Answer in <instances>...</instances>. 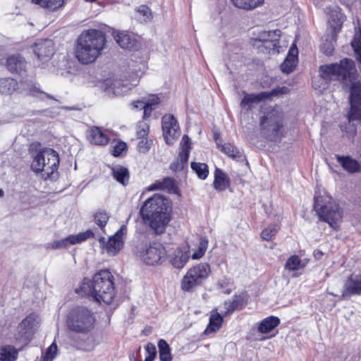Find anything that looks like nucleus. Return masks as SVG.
Segmentation results:
<instances>
[{
    "mask_svg": "<svg viewBox=\"0 0 361 361\" xmlns=\"http://www.w3.org/2000/svg\"><path fill=\"white\" fill-rule=\"evenodd\" d=\"M208 246V240L206 238H201L198 248L192 255V259H200L205 253Z\"/></svg>",
    "mask_w": 361,
    "mask_h": 361,
    "instance_id": "obj_43",
    "label": "nucleus"
},
{
    "mask_svg": "<svg viewBox=\"0 0 361 361\" xmlns=\"http://www.w3.org/2000/svg\"><path fill=\"white\" fill-rule=\"evenodd\" d=\"M350 45L352 48L361 47V30L358 33L354 35L353 39L351 41Z\"/></svg>",
    "mask_w": 361,
    "mask_h": 361,
    "instance_id": "obj_56",
    "label": "nucleus"
},
{
    "mask_svg": "<svg viewBox=\"0 0 361 361\" xmlns=\"http://www.w3.org/2000/svg\"><path fill=\"white\" fill-rule=\"evenodd\" d=\"M104 33L99 30L83 31L78 38L75 55L82 64L94 62L102 54L105 47Z\"/></svg>",
    "mask_w": 361,
    "mask_h": 361,
    "instance_id": "obj_2",
    "label": "nucleus"
},
{
    "mask_svg": "<svg viewBox=\"0 0 361 361\" xmlns=\"http://www.w3.org/2000/svg\"><path fill=\"white\" fill-rule=\"evenodd\" d=\"M356 61L361 65V47L353 48Z\"/></svg>",
    "mask_w": 361,
    "mask_h": 361,
    "instance_id": "obj_61",
    "label": "nucleus"
},
{
    "mask_svg": "<svg viewBox=\"0 0 361 361\" xmlns=\"http://www.w3.org/2000/svg\"><path fill=\"white\" fill-rule=\"evenodd\" d=\"M303 267L301 265L300 258L297 255H291L285 264V269L288 271H297Z\"/></svg>",
    "mask_w": 361,
    "mask_h": 361,
    "instance_id": "obj_39",
    "label": "nucleus"
},
{
    "mask_svg": "<svg viewBox=\"0 0 361 361\" xmlns=\"http://www.w3.org/2000/svg\"><path fill=\"white\" fill-rule=\"evenodd\" d=\"M137 12L143 15L145 20H149L152 18L150 9L145 5L140 6L137 8Z\"/></svg>",
    "mask_w": 361,
    "mask_h": 361,
    "instance_id": "obj_53",
    "label": "nucleus"
},
{
    "mask_svg": "<svg viewBox=\"0 0 361 361\" xmlns=\"http://www.w3.org/2000/svg\"><path fill=\"white\" fill-rule=\"evenodd\" d=\"M18 82L11 78L0 79V93L4 94H12L17 88Z\"/></svg>",
    "mask_w": 361,
    "mask_h": 361,
    "instance_id": "obj_35",
    "label": "nucleus"
},
{
    "mask_svg": "<svg viewBox=\"0 0 361 361\" xmlns=\"http://www.w3.org/2000/svg\"><path fill=\"white\" fill-rule=\"evenodd\" d=\"M34 51L39 60L49 59L54 54L51 41L44 40L35 43Z\"/></svg>",
    "mask_w": 361,
    "mask_h": 361,
    "instance_id": "obj_22",
    "label": "nucleus"
},
{
    "mask_svg": "<svg viewBox=\"0 0 361 361\" xmlns=\"http://www.w3.org/2000/svg\"><path fill=\"white\" fill-rule=\"evenodd\" d=\"M26 62L19 54L12 55L7 59L6 67L12 73H21L25 70Z\"/></svg>",
    "mask_w": 361,
    "mask_h": 361,
    "instance_id": "obj_24",
    "label": "nucleus"
},
{
    "mask_svg": "<svg viewBox=\"0 0 361 361\" xmlns=\"http://www.w3.org/2000/svg\"><path fill=\"white\" fill-rule=\"evenodd\" d=\"M191 169L195 172L199 178L204 180L209 175L208 166L204 163L192 161L190 164Z\"/></svg>",
    "mask_w": 361,
    "mask_h": 361,
    "instance_id": "obj_38",
    "label": "nucleus"
},
{
    "mask_svg": "<svg viewBox=\"0 0 361 361\" xmlns=\"http://www.w3.org/2000/svg\"><path fill=\"white\" fill-rule=\"evenodd\" d=\"M30 92L32 96L37 97L40 99L49 98L56 101V99L52 95L42 91L39 88V86H37L35 84H32L30 85Z\"/></svg>",
    "mask_w": 361,
    "mask_h": 361,
    "instance_id": "obj_42",
    "label": "nucleus"
},
{
    "mask_svg": "<svg viewBox=\"0 0 361 361\" xmlns=\"http://www.w3.org/2000/svg\"><path fill=\"white\" fill-rule=\"evenodd\" d=\"M159 358L161 361H171L172 357L169 345L165 340L160 339L158 342Z\"/></svg>",
    "mask_w": 361,
    "mask_h": 361,
    "instance_id": "obj_37",
    "label": "nucleus"
},
{
    "mask_svg": "<svg viewBox=\"0 0 361 361\" xmlns=\"http://www.w3.org/2000/svg\"><path fill=\"white\" fill-rule=\"evenodd\" d=\"M313 208L319 221L327 223L334 230L339 228L343 219V210L331 196L325 192L321 195L316 192Z\"/></svg>",
    "mask_w": 361,
    "mask_h": 361,
    "instance_id": "obj_5",
    "label": "nucleus"
},
{
    "mask_svg": "<svg viewBox=\"0 0 361 361\" xmlns=\"http://www.w3.org/2000/svg\"><path fill=\"white\" fill-rule=\"evenodd\" d=\"M190 246L185 245L176 247L169 255L170 264L177 269H183L190 259Z\"/></svg>",
    "mask_w": 361,
    "mask_h": 361,
    "instance_id": "obj_17",
    "label": "nucleus"
},
{
    "mask_svg": "<svg viewBox=\"0 0 361 361\" xmlns=\"http://www.w3.org/2000/svg\"><path fill=\"white\" fill-rule=\"evenodd\" d=\"M211 272L207 263H200L189 269L181 281V288L185 292H191L201 286Z\"/></svg>",
    "mask_w": 361,
    "mask_h": 361,
    "instance_id": "obj_8",
    "label": "nucleus"
},
{
    "mask_svg": "<svg viewBox=\"0 0 361 361\" xmlns=\"http://www.w3.org/2000/svg\"><path fill=\"white\" fill-rule=\"evenodd\" d=\"M297 63L293 62L289 59H286L281 65V70L283 73L289 74L295 68Z\"/></svg>",
    "mask_w": 361,
    "mask_h": 361,
    "instance_id": "obj_46",
    "label": "nucleus"
},
{
    "mask_svg": "<svg viewBox=\"0 0 361 361\" xmlns=\"http://www.w3.org/2000/svg\"><path fill=\"white\" fill-rule=\"evenodd\" d=\"M246 304V300L240 295L235 296L232 301H226L224 302V307L226 311L225 314H228L233 312L235 310L241 309Z\"/></svg>",
    "mask_w": 361,
    "mask_h": 361,
    "instance_id": "obj_33",
    "label": "nucleus"
},
{
    "mask_svg": "<svg viewBox=\"0 0 361 361\" xmlns=\"http://www.w3.org/2000/svg\"><path fill=\"white\" fill-rule=\"evenodd\" d=\"M113 177L123 185H126L129 181L128 170L122 166H116L112 168Z\"/></svg>",
    "mask_w": 361,
    "mask_h": 361,
    "instance_id": "obj_32",
    "label": "nucleus"
},
{
    "mask_svg": "<svg viewBox=\"0 0 361 361\" xmlns=\"http://www.w3.org/2000/svg\"><path fill=\"white\" fill-rule=\"evenodd\" d=\"M142 109L144 110V118H146V117L150 116L152 110L154 109L152 108L151 106H148L145 103V105L143 106V109Z\"/></svg>",
    "mask_w": 361,
    "mask_h": 361,
    "instance_id": "obj_62",
    "label": "nucleus"
},
{
    "mask_svg": "<svg viewBox=\"0 0 361 361\" xmlns=\"http://www.w3.org/2000/svg\"><path fill=\"white\" fill-rule=\"evenodd\" d=\"M217 145L219 146V148H220L221 151L229 157H231L237 161H245L246 165L248 164V161H247L245 156L235 146L229 143L224 144L221 146L217 143Z\"/></svg>",
    "mask_w": 361,
    "mask_h": 361,
    "instance_id": "obj_25",
    "label": "nucleus"
},
{
    "mask_svg": "<svg viewBox=\"0 0 361 361\" xmlns=\"http://www.w3.org/2000/svg\"><path fill=\"white\" fill-rule=\"evenodd\" d=\"M145 104V102H144L142 101L137 100V101L133 102L132 103V105L134 109H142Z\"/></svg>",
    "mask_w": 361,
    "mask_h": 361,
    "instance_id": "obj_63",
    "label": "nucleus"
},
{
    "mask_svg": "<svg viewBox=\"0 0 361 361\" xmlns=\"http://www.w3.org/2000/svg\"><path fill=\"white\" fill-rule=\"evenodd\" d=\"M222 323V316L217 312L212 311L209 317V324L204 330V334H209L216 332L221 327Z\"/></svg>",
    "mask_w": 361,
    "mask_h": 361,
    "instance_id": "obj_31",
    "label": "nucleus"
},
{
    "mask_svg": "<svg viewBox=\"0 0 361 361\" xmlns=\"http://www.w3.org/2000/svg\"><path fill=\"white\" fill-rule=\"evenodd\" d=\"M116 42L124 49L131 50L136 46V42L129 34L124 32H118L115 37Z\"/></svg>",
    "mask_w": 361,
    "mask_h": 361,
    "instance_id": "obj_30",
    "label": "nucleus"
},
{
    "mask_svg": "<svg viewBox=\"0 0 361 361\" xmlns=\"http://www.w3.org/2000/svg\"><path fill=\"white\" fill-rule=\"evenodd\" d=\"M231 1L239 8L248 9V0H231Z\"/></svg>",
    "mask_w": 361,
    "mask_h": 361,
    "instance_id": "obj_58",
    "label": "nucleus"
},
{
    "mask_svg": "<svg viewBox=\"0 0 361 361\" xmlns=\"http://www.w3.org/2000/svg\"><path fill=\"white\" fill-rule=\"evenodd\" d=\"M95 318L93 313L87 307H76L71 310L67 318V326L71 331L78 334H87L94 325Z\"/></svg>",
    "mask_w": 361,
    "mask_h": 361,
    "instance_id": "obj_6",
    "label": "nucleus"
},
{
    "mask_svg": "<svg viewBox=\"0 0 361 361\" xmlns=\"http://www.w3.org/2000/svg\"><path fill=\"white\" fill-rule=\"evenodd\" d=\"M298 49L295 44H292L288 50L286 59H289L293 62H298Z\"/></svg>",
    "mask_w": 361,
    "mask_h": 361,
    "instance_id": "obj_49",
    "label": "nucleus"
},
{
    "mask_svg": "<svg viewBox=\"0 0 361 361\" xmlns=\"http://www.w3.org/2000/svg\"><path fill=\"white\" fill-rule=\"evenodd\" d=\"M353 295H361V274H351L346 279L339 300L348 299Z\"/></svg>",
    "mask_w": 361,
    "mask_h": 361,
    "instance_id": "obj_16",
    "label": "nucleus"
},
{
    "mask_svg": "<svg viewBox=\"0 0 361 361\" xmlns=\"http://www.w3.org/2000/svg\"><path fill=\"white\" fill-rule=\"evenodd\" d=\"M350 87V110L348 118L350 121H361V80L353 81Z\"/></svg>",
    "mask_w": 361,
    "mask_h": 361,
    "instance_id": "obj_12",
    "label": "nucleus"
},
{
    "mask_svg": "<svg viewBox=\"0 0 361 361\" xmlns=\"http://www.w3.org/2000/svg\"><path fill=\"white\" fill-rule=\"evenodd\" d=\"M229 283L228 281L226 279H222V280H220L219 282H218V285L221 287V288H224L226 287V286H228Z\"/></svg>",
    "mask_w": 361,
    "mask_h": 361,
    "instance_id": "obj_64",
    "label": "nucleus"
},
{
    "mask_svg": "<svg viewBox=\"0 0 361 361\" xmlns=\"http://www.w3.org/2000/svg\"><path fill=\"white\" fill-rule=\"evenodd\" d=\"M335 158L343 169L348 173L354 174L361 173V164L351 156L336 154Z\"/></svg>",
    "mask_w": 361,
    "mask_h": 361,
    "instance_id": "obj_19",
    "label": "nucleus"
},
{
    "mask_svg": "<svg viewBox=\"0 0 361 361\" xmlns=\"http://www.w3.org/2000/svg\"><path fill=\"white\" fill-rule=\"evenodd\" d=\"M147 353V356L145 357V361H153L157 355V350L154 345L148 343L145 348Z\"/></svg>",
    "mask_w": 361,
    "mask_h": 361,
    "instance_id": "obj_48",
    "label": "nucleus"
},
{
    "mask_svg": "<svg viewBox=\"0 0 361 361\" xmlns=\"http://www.w3.org/2000/svg\"><path fill=\"white\" fill-rule=\"evenodd\" d=\"M140 259L148 265L162 264L166 259L167 252L164 246L159 242L145 245L139 250Z\"/></svg>",
    "mask_w": 361,
    "mask_h": 361,
    "instance_id": "obj_10",
    "label": "nucleus"
},
{
    "mask_svg": "<svg viewBox=\"0 0 361 361\" xmlns=\"http://www.w3.org/2000/svg\"><path fill=\"white\" fill-rule=\"evenodd\" d=\"M176 188L174 179L170 177H166L163 180H156L155 183L146 188L147 191H153L156 190H166L173 192Z\"/></svg>",
    "mask_w": 361,
    "mask_h": 361,
    "instance_id": "obj_26",
    "label": "nucleus"
},
{
    "mask_svg": "<svg viewBox=\"0 0 361 361\" xmlns=\"http://www.w3.org/2000/svg\"><path fill=\"white\" fill-rule=\"evenodd\" d=\"M181 145H182V147L181 148H188L189 150L190 151L191 142H190V137L188 135H184L183 136L182 140H181Z\"/></svg>",
    "mask_w": 361,
    "mask_h": 361,
    "instance_id": "obj_59",
    "label": "nucleus"
},
{
    "mask_svg": "<svg viewBox=\"0 0 361 361\" xmlns=\"http://www.w3.org/2000/svg\"><path fill=\"white\" fill-rule=\"evenodd\" d=\"M339 13L331 14L330 16L329 24L331 27V39L336 42V37L337 33H338L341 29L343 21L341 18L339 17Z\"/></svg>",
    "mask_w": 361,
    "mask_h": 361,
    "instance_id": "obj_36",
    "label": "nucleus"
},
{
    "mask_svg": "<svg viewBox=\"0 0 361 361\" xmlns=\"http://www.w3.org/2000/svg\"><path fill=\"white\" fill-rule=\"evenodd\" d=\"M57 350L58 348L56 343H52L43 355V361H52L56 357Z\"/></svg>",
    "mask_w": 361,
    "mask_h": 361,
    "instance_id": "obj_44",
    "label": "nucleus"
},
{
    "mask_svg": "<svg viewBox=\"0 0 361 361\" xmlns=\"http://www.w3.org/2000/svg\"><path fill=\"white\" fill-rule=\"evenodd\" d=\"M127 149V145L124 142H118L112 149V155L114 157L121 156L123 152Z\"/></svg>",
    "mask_w": 361,
    "mask_h": 361,
    "instance_id": "obj_47",
    "label": "nucleus"
},
{
    "mask_svg": "<svg viewBox=\"0 0 361 361\" xmlns=\"http://www.w3.org/2000/svg\"><path fill=\"white\" fill-rule=\"evenodd\" d=\"M88 140L92 145H106L109 138L100 128L92 126L88 130Z\"/></svg>",
    "mask_w": 361,
    "mask_h": 361,
    "instance_id": "obj_23",
    "label": "nucleus"
},
{
    "mask_svg": "<svg viewBox=\"0 0 361 361\" xmlns=\"http://www.w3.org/2000/svg\"><path fill=\"white\" fill-rule=\"evenodd\" d=\"M163 136L167 145H171L180 136V126L173 115L166 114L161 119Z\"/></svg>",
    "mask_w": 361,
    "mask_h": 361,
    "instance_id": "obj_13",
    "label": "nucleus"
},
{
    "mask_svg": "<svg viewBox=\"0 0 361 361\" xmlns=\"http://www.w3.org/2000/svg\"><path fill=\"white\" fill-rule=\"evenodd\" d=\"M321 49L326 56H331L334 54V46L332 42H326L321 46Z\"/></svg>",
    "mask_w": 361,
    "mask_h": 361,
    "instance_id": "obj_51",
    "label": "nucleus"
},
{
    "mask_svg": "<svg viewBox=\"0 0 361 361\" xmlns=\"http://www.w3.org/2000/svg\"><path fill=\"white\" fill-rule=\"evenodd\" d=\"M244 97L240 103V113L239 115V121L243 131L246 133L248 129V94L243 92Z\"/></svg>",
    "mask_w": 361,
    "mask_h": 361,
    "instance_id": "obj_28",
    "label": "nucleus"
},
{
    "mask_svg": "<svg viewBox=\"0 0 361 361\" xmlns=\"http://www.w3.org/2000/svg\"><path fill=\"white\" fill-rule=\"evenodd\" d=\"M32 1L49 10L55 11L62 6L63 0H32Z\"/></svg>",
    "mask_w": 361,
    "mask_h": 361,
    "instance_id": "obj_40",
    "label": "nucleus"
},
{
    "mask_svg": "<svg viewBox=\"0 0 361 361\" xmlns=\"http://www.w3.org/2000/svg\"><path fill=\"white\" fill-rule=\"evenodd\" d=\"M161 102V99L158 95L153 94L151 95L147 102H145L148 106H151L153 109H155L156 106L159 104Z\"/></svg>",
    "mask_w": 361,
    "mask_h": 361,
    "instance_id": "obj_55",
    "label": "nucleus"
},
{
    "mask_svg": "<svg viewBox=\"0 0 361 361\" xmlns=\"http://www.w3.org/2000/svg\"><path fill=\"white\" fill-rule=\"evenodd\" d=\"M140 213L144 221H149V226L157 234L163 233L170 221L167 200L159 194L149 197L142 206Z\"/></svg>",
    "mask_w": 361,
    "mask_h": 361,
    "instance_id": "obj_3",
    "label": "nucleus"
},
{
    "mask_svg": "<svg viewBox=\"0 0 361 361\" xmlns=\"http://www.w3.org/2000/svg\"><path fill=\"white\" fill-rule=\"evenodd\" d=\"M185 166V165H183L179 160L176 159V161L170 164V169L173 171H180L183 170Z\"/></svg>",
    "mask_w": 361,
    "mask_h": 361,
    "instance_id": "obj_57",
    "label": "nucleus"
},
{
    "mask_svg": "<svg viewBox=\"0 0 361 361\" xmlns=\"http://www.w3.org/2000/svg\"><path fill=\"white\" fill-rule=\"evenodd\" d=\"M190 153V152L188 148H181L177 159L179 160L183 165L187 166Z\"/></svg>",
    "mask_w": 361,
    "mask_h": 361,
    "instance_id": "obj_50",
    "label": "nucleus"
},
{
    "mask_svg": "<svg viewBox=\"0 0 361 361\" xmlns=\"http://www.w3.org/2000/svg\"><path fill=\"white\" fill-rule=\"evenodd\" d=\"M113 279L114 276L109 270H101L94 275L92 279H84L77 293L90 296L97 302L102 301L109 305L115 296Z\"/></svg>",
    "mask_w": 361,
    "mask_h": 361,
    "instance_id": "obj_1",
    "label": "nucleus"
},
{
    "mask_svg": "<svg viewBox=\"0 0 361 361\" xmlns=\"http://www.w3.org/2000/svg\"><path fill=\"white\" fill-rule=\"evenodd\" d=\"M94 237V233L92 230L89 229L85 232L79 233L77 235H71L63 239L54 240L49 244L47 247H50L52 250L66 248L69 245L80 243Z\"/></svg>",
    "mask_w": 361,
    "mask_h": 361,
    "instance_id": "obj_15",
    "label": "nucleus"
},
{
    "mask_svg": "<svg viewBox=\"0 0 361 361\" xmlns=\"http://www.w3.org/2000/svg\"><path fill=\"white\" fill-rule=\"evenodd\" d=\"M20 349H16L11 345H2L0 347L1 361H16L18 357V353Z\"/></svg>",
    "mask_w": 361,
    "mask_h": 361,
    "instance_id": "obj_29",
    "label": "nucleus"
},
{
    "mask_svg": "<svg viewBox=\"0 0 361 361\" xmlns=\"http://www.w3.org/2000/svg\"><path fill=\"white\" fill-rule=\"evenodd\" d=\"M263 135L270 141H276L281 137L280 130L283 127L282 118L276 112L271 111L260 120Z\"/></svg>",
    "mask_w": 361,
    "mask_h": 361,
    "instance_id": "obj_9",
    "label": "nucleus"
},
{
    "mask_svg": "<svg viewBox=\"0 0 361 361\" xmlns=\"http://www.w3.org/2000/svg\"><path fill=\"white\" fill-rule=\"evenodd\" d=\"M149 133V127L147 124L144 123L142 125H140L138 129L137 130V135L140 138H143L148 135Z\"/></svg>",
    "mask_w": 361,
    "mask_h": 361,
    "instance_id": "obj_54",
    "label": "nucleus"
},
{
    "mask_svg": "<svg viewBox=\"0 0 361 361\" xmlns=\"http://www.w3.org/2000/svg\"><path fill=\"white\" fill-rule=\"evenodd\" d=\"M59 164L58 153L51 148L40 149L34 157L31 169L35 173L44 171L47 177L57 171Z\"/></svg>",
    "mask_w": 361,
    "mask_h": 361,
    "instance_id": "obj_7",
    "label": "nucleus"
},
{
    "mask_svg": "<svg viewBox=\"0 0 361 361\" xmlns=\"http://www.w3.org/2000/svg\"><path fill=\"white\" fill-rule=\"evenodd\" d=\"M287 87H277L268 92H261L257 94H250V103L259 102L262 101L269 100L272 97L288 93Z\"/></svg>",
    "mask_w": 361,
    "mask_h": 361,
    "instance_id": "obj_20",
    "label": "nucleus"
},
{
    "mask_svg": "<svg viewBox=\"0 0 361 361\" xmlns=\"http://www.w3.org/2000/svg\"><path fill=\"white\" fill-rule=\"evenodd\" d=\"M281 34V32L279 29L269 31L264 30L260 32L257 37H252L250 39L268 44V45H265L266 48L274 49L276 47H279Z\"/></svg>",
    "mask_w": 361,
    "mask_h": 361,
    "instance_id": "obj_18",
    "label": "nucleus"
},
{
    "mask_svg": "<svg viewBox=\"0 0 361 361\" xmlns=\"http://www.w3.org/2000/svg\"><path fill=\"white\" fill-rule=\"evenodd\" d=\"M39 324V317L35 313L29 314L17 327V339L29 341Z\"/></svg>",
    "mask_w": 361,
    "mask_h": 361,
    "instance_id": "obj_14",
    "label": "nucleus"
},
{
    "mask_svg": "<svg viewBox=\"0 0 361 361\" xmlns=\"http://www.w3.org/2000/svg\"><path fill=\"white\" fill-rule=\"evenodd\" d=\"M151 143L147 140H142L138 142L137 149L141 153H146L150 148Z\"/></svg>",
    "mask_w": 361,
    "mask_h": 361,
    "instance_id": "obj_52",
    "label": "nucleus"
},
{
    "mask_svg": "<svg viewBox=\"0 0 361 361\" xmlns=\"http://www.w3.org/2000/svg\"><path fill=\"white\" fill-rule=\"evenodd\" d=\"M264 0H250V11L262 5Z\"/></svg>",
    "mask_w": 361,
    "mask_h": 361,
    "instance_id": "obj_60",
    "label": "nucleus"
},
{
    "mask_svg": "<svg viewBox=\"0 0 361 361\" xmlns=\"http://www.w3.org/2000/svg\"><path fill=\"white\" fill-rule=\"evenodd\" d=\"M319 76L326 82L336 80L346 85L357 78V70L355 61L343 58L339 62L322 65L319 67Z\"/></svg>",
    "mask_w": 361,
    "mask_h": 361,
    "instance_id": "obj_4",
    "label": "nucleus"
},
{
    "mask_svg": "<svg viewBox=\"0 0 361 361\" xmlns=\"http://www.w3.org/2000/svg\"><path fill=\"white\" fill-rule=\"evenodd\" d=\"M127 234V226L122 225L121 228L106 241L104 237L99 238L100 247L106 250L109 256L116 255L123 247Z\"/></svg>",
    "mask_w": 361,
    "mask_h": 361,
    "instance_id": "obj_11",
    "label": "nucleus"
},
{
    "mask_svg": "<svg viewBox=\"0 0 361 361\" xmlns=\"http://www.w3.org/2000/svg\"><path fill=\"white\" fill-rule=\"evenodd\" d=\"M277 229L275 226H269L262 230L261 237L263 240L269 241L276 234Z\"/></svg>",
    "mask_w": 361,
    "mask_h": 361,
    "instance_id": "obj_45",
    "label": "nucleus"
},
{
    "mask_svg": "<svg viewBox=\"0 0 361 361\" xmlns=\"http://www.w3.org/2000/svg\"><path fill=\"white\" fill-rule=\"evenodd\" d=\"M94 217L95 224L102 230H104L110 218V215L106 211L100 210L94 214Z\"/></svg>",
    "mask_w": 361,
    "mask_h": 361,
    "instance_id": "obj_41",
    "label": "nucleus"
},
{
    "mask_svg": "<svg viewBox=\"0 0 361 361\" xmlns=\"http://www.w3.org/2000/svg\"><path fill=\"white\" fill-rule=\"evenodd\" d=\"M214 188L219 191H224L230 185V179L220 169L216 168L214 171Z\"/></svg>",
    "mask_w": 361,
    "mask_h": 361,
    "instance_id": "obj_27",
    "label": "nucleus"
},
{
    "mask_svg": "<svg viewBox=\"0 0 361 361\" xmlns=\"http://www.w3.org/2000/svg\"><path fill=\"white\" fill-rule=\"evenodd\" d=\"M281 324V319L274 315L269 316L263 319L258 323L257 330L262 334L271 333Z\"/></svg>",
    "mask_w": 361,
    "mask_h": 361,
    "instance_id": "obj_21",
    "label": "nucleus"
},
{
    "mask_svg": "<svg viewBox=\"0 0 361 361\" xmlns=\"http://www.w3.org/2000/svg\"><path fill=\"white\" fill-rule=\"evenodd\" d=\"M106 85H109V87L106 88V91L109 93L111 91L112 94L116 96L123 95L126 93L129 89L122 81L118 80H114L113 82L106 80Z\"/></svg>",
    "mask_w": 361,
    "mask_h": 361,
    "instance_id": "obj_34",
    "label": "nucleus"
}]
</instances>
